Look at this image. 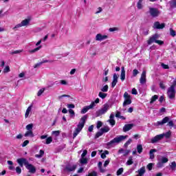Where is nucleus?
<instances>
[{
    "label": "nucleus",
    "mask_w": 176,
    "mask_h": 176,
    "mask_svg": "<svg viewBox=\"0 0 176 176\" xmlns=\"http://www.w3.org/2000/svg\"><path fill=\"white\" fill-rule=\"evenodd\" d=\"M42 43V40H39L36 43V46H38L37 47L29 50V53H30V54H34V53H36V52H39V50H41V49H42V45H39Z\"/></svg>",
    "instance_id": "nucleus-11"
},
{
    "label": "nucleus",
    "mask_w": 176,
    "mask_h": 176,
    "mask_svg": "<svg viewBox=\"0 0 176 176\" xmlns=\"http://www.w3.org/2000/svg\"><path fill=\"white\" fill-rule=\"evenodd\" d=\"M170 8H176V0H171L169 2Z\"/></svg>",
    "instance_id": "nucleus-37"
},
{
    "label": "nucleus",
    "mask_w": 176,
    "mask_h": 176,
    "mask_svg": "<svg viewBox=\"0 0 176 176\" xmlns=\"http://www.w3.org/2000/svg\"><path fill=\"white\" fill-rule=\"evenodd\" d=\"M134 125L133 124H125L123 127V131L124 133L127 132V131H130V130H131V129H133V126Z\"/></svg>",
    "instance_id": "nucleus-23"
},
{
    "label": "nucleus",
    "mask_w": 176,
    "mask_h": 176,
    "mask_svg": "<svg viewBox=\"0 0 176 176\" xmlns=\"http://www.w3.org/2000/svg\"><path fill=\"white\" fill-rule=\"evenodd\" d=\"M152 167H153V163H150L147 165V168H148V170H149V171H151V170H152Z\"/></svg>",
    "instance_id": "nucleus-58"
},
{
    "label": "nucleus",
    "mask_w": 176,
    "mask_h": 176,
    "mask_svg": "<svg viewBox=\"0 0 176 176\" xmlns=\"http://www.w3.org/2000/svg\"><path fill=\"white\" fill-rule=\"evenodd\" d=\"M108 111H109V104L108 103H105L104 104H103L101 109L96 112V115L97 118H98L99 116H102V115H105V113H107Z\"/></svg>",
    "instance_id": "nucleus-7"
},
{
    "label": "nucleus",
    "mask_w": 176,
    "mask_h": 176,
    "mask_svg": "<svg viewBox=\"0 0 176 176\" xmlns=\"http://www.w3.org/2000/svg\"><path fill=\"white\" fill-rule=\"evenodd\" d=\"M133 171H134V169L131 168V169L129 170V171H127V172H126V173H124V175H125V176L130 175V174H132V173H133Z\"/></svg>",
    "instance_id": "nucleus-48"
},
{
    "label": "nucleus",
    "mask_w": 176,
    "mask_h": 176,
    "mask_svg": "<svg viewBox=\"0 0 176 176\" xmlns=\"http://www.w3.org/2000/svg\"><path fill=\"white\" fill-rule=\"evenodd\" d=\"M140 85H145L146 83V71L144 70L140 78Z\"/></svg>",
    "instance_id": "nucleus-15"
},
{
    "label": "nucleus",
    "mask_w": 176,
    "mask_h": 176,
    "mask_svg": "<svg viewBox=\"0 0 176 176\" xmlns=\"http://www.w3.org/2000/svg\"><path fill=\"white\" fill-rule=\"evenodd\" d=\"M129 136L128 135H119L116 137L114 139L111 140L110 142L107 143V146L108 148H112L115 146L116 145H118V144H120L122 141L126 140Z\"/></svg>",
    "instance_id": "nucleus-3"
},
{
    "label": "nucleus",
    "mask_w": 176,
    "mask_h": 176,
    "mask_svg": "<svg viewBox=\"0 0 176 176\" xmlns=\"http://www.w3.org/2000/svg\"><path fill=\"white\" fill-rule=\"evenodd\" d=\"M167 122H168V126H169V127H173L174 126V122H173V120L170 121V118L168 117H165L164 118H163L162 121H158L157 122H155L153 124V126H155L156 127H159V126H163V124H166V123Z\"/></svg>",
    "instance_id": "nucleus-5"
},
{
    "label": "nucleus",
    "mask_w": 176,
    "mask_h": 176,
    "mask_svg": "<svg viewBox=\"0 0 176 176\" xmlns=\"http://www.w3.org/2000/svg\"><path fill=\"white\" fill-rule=\"evenodd\" d=\"M109 31L110 32H113L115 31H119V28H111L109 29Z\"/></svg>",
    "instance_id": "nucleus-52"
},
{
    "label": "nucleus",
    "mask_w": 176,
    "mask_h": 176,
    "mask_svg": "<svg viewBox=\"0 0 176 176\" xmlns=\"http://www.w3.org/2000/svg\"><path fill=\"white\" fill-rule=\"evenodd\" d=\"M44 92H45V88L41 89L38 91V93H37L38 97H41V96H42V94H43Z\"/></svg>",
    "instance_id": "nucleus-42"
},
{
    "label": "nucleus",
    "mask_w": 176,
    "mask_h": 176,
    "mask_svg": "<svg viewBox=\"0 0 176 176\" xmlns=\"http://www.w3.org/2000/svg\"><path fill=\"white\" fill-rule=\"evenodd\" d=\"M109 123L111 124V126H115L116 121H115V114L113 113H111L109 116V120H107Z\"/></svg>",
    "instance_id": "nucleus-20"
},
{
    "label": "nucleus",
    "mask_w": 176,
    "mask_h": 176,
    "mask_svg": "<svg viewBox=\"0 0 176 176\" xmlns=\"http://www.w3.org/2000/svg\"><path fill=\"white\" fill-rule=\"evenodd\" d=\"M98 167L100 171V173H105V168H102V162H99L98 164Z\"/></svg>",
    "instance_id": "nucleus-29"
},
{
    "label": "nucleus",
    "mask_w": 176,
    "mask_h": 176,
    "mask_svg": "<svg viewBox=\"0 0 176 176\" xmlns=\"http://www.w3.org/2000/svg\"><path fill=\"white\" fill-rule=\"evenodd\" d=\"M132 94H134L135 96H137L138 94V92L137 91V89L135 88H133L131 91Z\"/></svg>",
    "instance_id": "nucleus-60"
},
{
    "label": "nucleus",
    "mask_w": 176,
    "mask_h": 176,
    "mask_svg": "<svg viewBox=\"0 0 176 176\" xmlns=\"http://www.w3.org/2000/svg\"><path fill=\"white\" fill-rule=\"evenodd\" d=\"M111 162V160H107L104 162V167H107V166H108V164H109V162Z\"/></svg>",
    "instance_id": "nucleus-63"
},
{
    "label": "nucleus",
    "mask_w": 176,
    "mask_h": 176,
    "mask_svg": "<svg viewBox=\"0 0 176 176\" xmlns=\"http://www.w3.org/2000/svg\"><path fill=\"white\" fill-rule=\"evenodd\" d=\"M175 168H176V163L175 162H173L170 164V168L172 170H175Z\"/></svg>",
    "instance_id": "nucleus-50"
},
{
    "label": "nucleus",
    "mask_w": 176,
    "mask_h": 176,
    "mask_svg": "<svg viewBox=\"0 0 176 176\" xmlns=\"http://www.w3.org/2000/svg\"><path fill=\"white\" fill-rule=\"evenodd\" d=\"M69 113L70 114V118H75V111L74 110L69 109Z\"/></svg>",
    "instance_id": "nucleus-44"
},
{
    "label": "nucleus",
    "mask_w": 176,
    "mask_h": 176,
    "mask_svg": "<svg viewBox=\"0 0 176 176\" xmlns=\"http://www.w3.org/2000/svg\"><path fill=\"white\" fill-rule=\"evenodd\" d=\"M97 104H100V98H96L94 101H92L88 107H89L90 109H93Z\"/></svg>",
    "instance_id": "nucleus-21"
},
{
    "label": "nucleus",
    "mask_w": 176,
    "mask_h": 176,
    "mask_svg": "<svg viewBox=\"0 0 176 176\" xmlns=\"http://www.w3.org/2000/svg\"><path fill=\"white\" fill-rule=\"evenodd\" d=\"M170 34L171 36H175L176 35L175 31L171 28L170 29Z\"/></svg>",
    "instance_id": "nucleus-53"
},
{
    "label": "nucleus",
    "mask_w": 176,
    "mask_h": 176,
    "mask_svg": "<svg viewBox=\"0 0 176 176\" xmlns=\"http://www.w3.org/2000/svg\"><path fill=\"white\" fill-rule=\"evenodd\" d=\"M110 129L109 128V126H105V127H103L100 129V131L103 132L104 133H108V131H109Z\"/></svg>",
    "instance_id": "nucleus-39"
},
{
    "label": "nucleus",
    "mask_w": 176,
    "mask_h": 176,
    "mask_svg": "<svg viewBox=\"0 0 176 176\" xmlns=\"http://www.w3.org/2000/svg\"><path fill=\"white\" fill-rule=\"evenodd\" d=\"M86 155H87V150H84L81 155V157H85V156H86Z\"/></svg>",
    "instance_id": "nucleus-62"
},
{
    "label": "nucleus",
    "mask_w": 176,
    "mask_h": 176,
    "mask_svg": "<svg viewBox=\"0 0 176 176\" xmlns=\"http://www.w3.org/2000/svg\"><path fill=\"white\" fill-rule=\"evenodd\" d=\"M175 86H176V80L175 78H173L172 85L169 88H168V91H167V96L168 98H170V100L175 98Z\"/></svg>",
    "instance_id": "nucleus-4"
},
{
    "label": "nucleus",
    "mask_w": 176,
    "mask_h": 176,
    "mask_svg": "<svg viewBox=\"0 0 176 176\" xmlns=\"http://www.w3.org/2000/svg\"><path fill=\"white\" fill-rule=\"evenodd\" d=\"M66 171H75L76 170V165L74 164H69L65 167Z\"/></svg>",
    "instance_id": "nucleus-18"
},
{
    "label": "nucleus",
    "mask_w": 176,
    "mask_h": 176,
    "mask_svg": "<svg viewBox=\"0 0 176 176\" xmlns=\"http://www.w3.org/2000/svg\"><path fill=\"white\" fill-rule=\"evenodd\" d=\"M15 170L17 174H21V168L20 166H17Z\"/></svg>",
    "instance_id": "nucleus-55"
},
{
    "label": "nucleus",
    "mask_w": 176,
    "mask_h": 176,
    "mask_svg": "<svg viewBox=\"0 0 176 176\" xmlns=\"http://www.w3.org/2000/svg\"><path fill=\"white\" fill-rule=\"evenodd\" d=\"M157 151L156 149H151L149 152V155H150V159H155V152H157Z\"/></svg>",
    "instance_id": "nucleus-27"
},
{
    "label": "nucleus",
    "mask_w": 176,
    "mask_h": 176,
    "mask_svg": "<svg viewBox=\"0 0 176 176\" xmlns=\"http://www.w3.org/2000/svg\"><path fill=\"white\" fill-rule=\"evenodd\" d=\"M102 126V122L101 121H98L96 127L97 129H100Z\"/></svg>",
    "instance_id": "nucleus-56"
},
{
    "label": "nucleus",
    "mask_w": 176,
    "mask_h": 176,
    "mask_svg": "<svg viewBox=\"0 0 176 176\" xmlns=\"http://www.w3.org/2000/svg\"><path fill=\"white\" fill-rule=\"evenodd\" d=\"M86 119H87V116H84L80 118L79 123L77 125V128L75 129L73 133V138H76V136L80 133L85 127V123H86Z\"/></svg>",
    "instance_id": "nucleus-2"
},
{
    "label": "nucleus",
    "mask_w": 176,
    "mask_h": 176,
    "mask_svg": "<svg viewBox=\"0 0 176 176\" xmlns=\"http://www.w3.org/2000/svg\"><path fill=\"white\" fill-rule=\"evenodd\" d=\"M145 167H142L138 170V176H143L145 174Z\"/></svg>",
    "instance_id": "nucleus-26"
},
{
    "label": "nucleus",
    "mask_w": 176,
    "mask_h": 176,
    "mask_svg": "<svg viewBox=\"0 0 176 176\" xmlns=\"http://www.w3.org/2000/svg\"><path fill=\"white\" fill-rule=\"evenodd\" d=\"M161 135H164L166 138H169L170 135H171V132H167L166 133H162Z\"/></svg>",
    "instance_id": "nucleus-47"
},
{
    "label": "nucleus",
    "mask_w": 176,
    "mask_h": 176,
    "mask_svg": "<svg viewBox=\"0 0 176 176\" xmlns=\"http://www.w3.org/2000/svg\"><path fill=\"white\" fill-rule=\"evenodd\" d=\"M138 74H140V72H138V69H134L133 70V76H135L136 75H138Z\"/></svg>",
    "instance_id": "nucleus-54"
},
{
    "label": "nucleus",
    "mask_w": 176,
    "mask_h": 176,
    "mask_svg": "<svg viewBox=\"0 0 176 176\" xmlns=\"http://www.w3.org/2000/svg\"><path fill=\"white\" fill-rule=\"evenodd\" d=\"M168 162V158L166 157H161L158 159V162L157 164V167L158 168H162L163 167L164 163H167Z\"/></svg>",
    "instance_id": "nucleus-9"
},
{
    "label": "nucleus",
    "mask_w": 176,
    "mask_h": 176,
    "mask_svg": "<svg viewBox=\"0 0 176 176\" xmlns=\"http://www.w3.org/2000/svg\"><path fill=\"white\" fill-rule=\"evenodd\" d=\"M166 27V25L164 23H161L159 22H155L153 25V28H155L157 30H163Z\"/></svg>",
    "instance_id": "nucleus-19"
},
{
    "label": "nucleus",
    "mask_w": 176,
    "mask_h": 176,
    "mask_svg": "<svg viewBox=\"0 0 176 176\" xmlns=\"http://www.w3.org/2000/svg\"><path fill=\"white\" fill-rule=\"evenodd\" d=\"M80 163L81 164H87V158H86V157H81L80 159Z\"/></svg>",
    "instance_id": "nucleus-31"
},
{
    "label": "nucleus",
    "mask_w": 176,
    "mask_h": 176,
    "mask_svg": "<svg viewBox=\"0 0 176 176\" xmlns=\"http://www.w3.org/2000/svg\"><path fill=\"white\" fill-rule=\"evenodd\" d=\"M101 12H102V8L99 7L97 8L95 14H98V13H101Z\"/></svg>",
    "instance_id": "nucleus-51"
},
{
    "label": "nucleus",
    "mask_w": 176,
    "mask_h": 176,
    "mask_svg": "<svg viewBox=\"0 0 176 176\" xmlns=\"http://www.w3.org/2000/svg\"><path fill=\"white\" fill-rule=\"evenodd\" d=\"M161 66L162 67V68L164 69H168V65H165L164 63H162L161 64Z\"/></svg>",
    "instance_id": "nucleus-59"
},
{
    "label": "nucleus",
    "mask_w": 176,
    "mask_h": 176,
    "mask_svg": "<svg viewBox=\"0 0 176 176\" xmlns=\"http://www.w3.org/2000/svg\"><path fill=\"white\" fill-rule=\"evenodd\" d=\"M29 144H30L29 140H25L23 142V143L22 144V147L24 148V147L27 146V145H28Z\"/></svg>",
    "instance_id": "nucleus-49"
},
{
    "label": "nucleus",
    "mask_w": 176,
    "mask_h": 176,
    "mask_svg": "<svg viewBox=\"0 0 176 176\" xmlns=\"http://www.w3.org/2000/svg\"><path fill=\"white\" fill-rule=\"evenodd\" d=\"M137 151L138 153H142L143 148H142V144H138L137 145Z\"/></svg>",
    "instance_id": "nucleus-32"
},
{
    "label": "nucleus",
    "mask_w": 176,
    "mask_h": 176,
    "mask_svg": "<svg viewBox=\"0 0 176 176\" xmlns=\"http://www.w3.org/2000/svg\"><path fill=\"white\" fill-rule=\"evenodd\" d=\"M149 13L152 17H157L159 16V14L160 13V11H159L157 8H149Z\"/></svg>",
    "instance_id": "nucleus-12"
},
{
    "label": "nucleus",
    "mask_w": 176,
    "mask_h": 176,
    "mask_svg": "<svg viewBox=\"0 0 176 176\" xmlns=\"http://www.w3.org/2000/svg\"><path fill=\"white\" fill-rule=\"evenodd\" d=\"M157 38H159V36H157V34H155L153 36L150 37V38L147 41L148 45H152V43H156V41Z\"/></svg>",
    "instance_id": "nucleus-16"
},
{
    "label": "nucleus",
    "mask_w": 176,
    "mask_h": 176,
    "mask_svg": "<svg viewBox=\"0 0 176 176\" xmlns=\"http://www.w3.org/2000/svg\"><path fill=\"white\" fill-rule=\"evenodd\" d=\"M104 133L102 132V131H100L99 132H98L96 135H95V138H99V137H101V135H102Z\"/></svg>",
    "instance_id": "nucleus-45"
},
{
    "label": "nucleus",
    "mask_w": 176,
    "mask_h": 176,
    "mask_svg": "<svg viewBox=\"0 0 176 176\" xmlns=\"http://www.w3.org/2000/svg\"><path fill=\"white\" fill-rule=\"evenodd\" d=\"M160 89H162L163 90H164V89H166V86L162 82L160 83Z\"/></svg>",
    "instance_id": "nucleus-61"
},
{
    "label": "nucleus",
    "mask_w": 176,
    "mask_h": 176,
    "mask_svg": "<svg viewBox=\"0 0 176 176\" xmlns=\"http://www.w3.org/2000/svg\"><path fill=\"white\" fill-rule=\"evenodd\" d=\"M60 83H61L63 85H67L68 83L65 81V80H60Z\"/></svg>",
    "instance_id": "nucleus-64"
},
{
    "label": "nucleus",
    "mask_w": 176,
    "mask_h": 176,
    "mask_svg": "<svg viewBox=\"0 0 176 176\" xmlns=\"http://www.w3.org/2000/svg\"><path fill=\"white\" fill-rule=\"evenodd\" d=\"M3 72L4 74H8V72H10V67H9V66H8V65L6 66L5 68L3 69Z\"/></svg>",
    "instance_id": "nucleus-41"
},
{
    "label": "nucleus",
    "mask_w": 176,
    "mask_h": 176,
    "mask_svg": "<svg viewBox=\"0 0 176 176\" xmlns=\"http://www.w3.org/2000/svg\"><path fill=\"white\" fill-rule=\"evenodd\" d=\"M126 79V70H124V67H121L120 80L122 82H124Z\"/></svg>",
    "instance_id": "nucleus-22"
},
{
    "label": "nucleus",
    "mask_w": 176,
    "mask_h": 176,
    "mask_svg": "<svg viewBox=\"0 0 176 176\" xmlns=\"http://www.w3.org/2000/svg\"><path fill=\"white\" fill-rule=\"evenodd\" d=\"M52 134L54 135V137H58V135H60V131H54Z\"/></svg>",
    "instance_id": "nucleus-43"
},
{
    "label": "nucleus",
    "mask_w": 176,
    "mask_h": 176,
    "mask_svg": "<svg viewBox=\"0 0 176 176\" xmlns=\"http://www.w3.org/2000/svg\"><path fill=\"white\" fill-rule=\"evenodd\" d=\"M53 142V138L52 137H49L46 138L45 144L49 145V144H52Z\"/></svg>",
    "instance_id": "nucleus-33"
},
{
    "label": "nucleus",
    "mask_w": 176,
    "mask_h": 176,
    "mask_svg": "<svg viewBox=\"0 0 176 176\" xmlns=\"http://www.w3.org/2000/svg\"><path fill=\"white\" fill-rule=\"evenodd\" d=\"M95 39L96 41L102 42V41H105L106 39H108V35L102 34L99 33L96 34Z\"/></svg>",
    "instance_id": "nucleus-14"
},
{
    "label": "nucleus",
    "mask_w": 176,
    "mask_h": 176,
    "mask_svg": "<svg viewBox=\"0 0 176 176\" xmlns=\"http://www.w3.org/2000/svg\"><path fill=\"white\" fill-rule=\"evenodd\" d=\"M107 96H108V94H107L102 91H100L98 94V97H100V98H102V100H104V98H106Z\"/></svg>",
    "instance_id": "nucleus-28"
},
{
    "label": "nucleus",
    "mask_w": 176,
    "mask_h": 176,
    "mask_svg": "<svg viewBox=\"0 0 176 176\" xmlns=\"http://www.w3.org/2000/svg\"><path fill=\"white\" fill-rule=\"evenodd\" d=\"M124 101L123 102L124 107H126V105H130V104H131V96L129 95V93L125 92L124 94Z\"/></svg>",
    "instance_id": "nucleus-10"
},
{
    "label": "nucleus",
    "mask_w": 176,
    "mask_h": 176,
    "mask_svg": "<svg viewBox=\"0 0 176 176\" xmlns=\"http://www.w3.org/2000/svg\"><path fill=\"white\" fill-rule=\"evenodd\" d=\"M107 155H109V151H105L104 153L101 154V158L102 159H105L107 157Z\"/></svg>",
    "instance_id": "nucleus-36"
},
{
    "label": "nucleus",
    "mask_w": 176,
    "mask_h": 176,
    "mask_svg": "<svg viewBox=\"0 0 176 176\" xmlns=\"http://www.w3.org/2000/svg\"><path fill=\"white\" fill-rule=\"evenodd\" d=\"M145 4V0H138L136 3V7L138 8V10H141L144 9V5Z\"/></svg>",
    "instance_id": "nucleus-17"
},
{
    "label": "nucleus",
    "mask_w": 176,
    "mask_h": 176,
    "mask_svg": "<svg viewBox=\"0 0 176 176\" xmlns=\"http://www.w3.org/2000/svg\"><path fill=\"white\" fill-rule=\"evenodd\" d=\"M18 164L21 167H23V166H25V167L28 170L29 173H31L32 174H35L36 173V168L30 162H28V160L25 158H19L16 160Z\"/></svg>",
    "instance_id": "nucleus-1"
},
{
    "label": "nucleus",
    "mask_w": 176,
    "mask_h": 176,
    "mask_svg": "<svg viewBox=\"0 0 176 176\" xmlns=\"http://www.w3.org/2000/svg\"><path fill=\"white\" fill-rule=\"evenodd\" d=\"M31 20H32V17L28 16L26 19L21 21L20 23L16 24L13 30H19V28H21V27H28L30 25V23H31Z\"/></svg>",
    "instance_id": "nucleus-6"
},
{
    "label": "nucleus",
    "mask_w": 176,
    "mask_h": 176,
    "mask_svg": "<svg viewBox=\"0 0 176 176\" xmlns=\"http://www.w3.org/2000/svg\"><path fill=\"white\" fill-rule=\"evenodd\" d=\"M108 89H109V87L107 85H106L103 87H102L100 90L103 93H107V91H108Z\"/></svg>",
    "instance_id": "nucleus-35"
},
{
    "label": "nucleus",
    "mask_w": 176,
    "mask_h": 176,
    "mask_svg": "<svg viewBox=\"0 0 176 176\" xmlns=\"http://www.w3.org/2000/svg\"><path fill=\"white\" fill-rule=\"evenodd\" d=\"M164 138V135H157L156 136L153 137L151 140V144H156L158 141H160V140H163Z\"/></svg>",
    "instance_id": "nucleus-13"
},
{
    "label": "nucleus",
    "mask_w": 176,
    "mask_h": 176,
    "mask_svg": "<svg viewBox=\"0 0 176 176\" xmlns=\"http://www.w3.org/2000/svg\"><path fill=\"white\" fill-rule=\"evenodd\" d=\"M132 141L133 140L131 139H129L128 141L124 144V146L127 148V146L131 144Z\"/></svg>",
    "instance_id": "nucleus-46"
},
{
    "label": "nucleus",
    "mask_w": 176,
    "mask_h": 176,
    "mask_svg": "<svg viewBox=\"0 0 176 176\" xmlns=\"http://www.w3.org/2000/svg\"><path fill=\"white\" fill-rule=\"evenodd\" d=\"M158 98H159V96H157V95L153 96L151 97L150 104H153V102H155V101H156V100H157Z\"/></svg>",
    "instance_id": "nucleus-30"
},
{
    "label": "nucleus",
    "mask_w": 176,
    "mask_h": 176,
    "mask_svg": "<svg viewBox=\"0 0 176 176\" xmlns=\"http://www.w3.org/2000/svg\"><path fill=\"white\" fill-rule=\"evenodd\" d=\"M22 52H23V50H18L14 51L12 52V54H19L20 53H22Z\"/></svg>",
    "instance_id": "nucleus-57"
},
{
    "label": "nucleus",
    "mask_w": 176,
    "mask_h": 176,
    "mask_svg": "<svg viewBox=\"0 0 176 176\" xmlns=\"http://www.w3.org/2000/svg\"><path fill=\"white\" fill-rule=\"evenodd\" d=\"M123 171H124L123 168H120L117 170L116 175H117L118 176L122 175V174H123Z\"/></svg>",
    "instance_id": "nucleus-40"
},
{
    "label": "nucleus",
    "mask_w": 176,
    "mask_h": 176,
    "mask_svg": "<svg viewBox=\"0 0 176 176\" xmlns=\"http://www.w3.org/2000/svg\"><path fill=\"white\" fill-rule=\"evenodd\" d=\"M34 127V124H29L26 126L27 131L24 134V137H30L31 138H34V132L32 129Z\"/></svg>",
    "instance_id": "nucleus-8"
},
{
    "label": "nucleus",
    "mask_w": 176,
    "mask_h": 176,
    "mask_svg": "<svg viewBox=\"0 0 176 176\" xmlns=\"http://www.w3.org/2000/svg\"><path fill=\"white\" fill-rule=\"evenodd\" d=\"M32 110V105H30L28 107L26 112L25 113V118H28L30 116V113H31V111Z\"/></svg>",
    "instance_id": "nucleus-25"
},
{
    "label": "nucleus",
    "mask_w": 176,
    "mask_h": 176,
    "mask_svg": "<svg viewBox=\"0 0 176 176\" xmlns=\"http://www.w3.org/2000/svg\"><path fill=\"white\" fill-rule=\"evenodd\" d=\"M89 109H90L89 106L85 107L81 110V113H86V112H87V111H89Z\"/></svg>",
    "instance_id": "nucleus-38"
},
{
    "label": "nucleus",
    "mask_w": 176,
    "mask_h": 176,
    "mask_svg": "<svg viewBox=\"0 0 176 176\" xmlns=\"http://www.w3.org/2000/svg\"><path fill=\"white\" fill-rule=\"evenodd\" d=\"M118 83V74H114L113 76V81L111 82V87H115Z\"/></svg>",
    "instance_id": "nucleus-24"
},
{
    "label": "nucleus",
    "mask_w": 176,
    "mask_h": 176,
    "mask_svg": "<svg viewBox=\"0 0 176 176\" xmlns=\"http://www.w3.org/2000/svg\"><path fill=\"white\" fill-rule=\"evenodd\" d=\"M134 162L133 161V157H130L126 162V166H131Z\"/></svg>",
    "instance_id": "nucleus-34"
}]
</instances>
